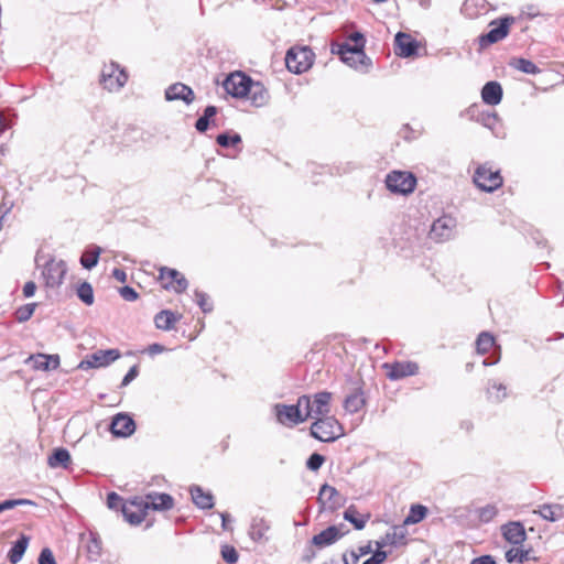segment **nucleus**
Returning a JSON list of instances; mask_svg holds the SVG:
<instances>
[{"mask_svg": "<svg viewBox=\"0 0 564 564\" xmlns=\"http://www.w3.org/2000/svg\"><path fill=\"white\" fill-rule=\"evenodd\" d=\"M314 53L308 47H291L285 55V65L294 74L306 72L313 65Z\"/></svg>", "mask_w": 564, "mask_h": 564, "instance_id": "obj_4", "label": "nucleus"}, {"mask_svg": "<svg viewBox=\"0 0 564 564\" xmlns=\"http://www.w3.org/2000/svg\"><path fill=\"white\" fill-rule=\"evenodd\" d=\"M160 279L162 281V285L164 289H172L176 293L184 292L188 286V282L185 279V276L175 269H170L165 267L161 268Z\"/></svg>", "mask_w": 564, "mask_h": 564, "instance_id": "obj_15", "label": "nucleus"}, {"mask_svg": "<svg viewBox=\"0 0 564 564\" xmlns=\"http://www.w3.org/2000/svg\"><path fill=\"white\" fill-rule=\"evenodd\" d=\"M269 524L263 517H253L250 524L249 535L253 541H260L264 538Z\"/></svg>", "mask_w": 564, "mask_h": 564, "instance_id": "obj_33", "label": "nucleus"}, {"mask_svg": "<svg viewBox=\"0 0 564 564\" xmlns=\"http://www.w3.org/2000/svg\"><path fill=\"white\" fill-rule=\"evenodd\" d=\"M534 513H539L544 520L555 522L564 518V505L546 503L534 510Z\"/></svg>", "mask_w": 564, "mask_h": 564, "instance_id": "obj_28", "label": "nucleus"}, {"mask_svg": "<svg viewBox=\"0 0 564 564\" xmlns=\"http://www.w3.org/2000/svg\"><path fill=\"white\" fill-rule=\"evenodd\" d=\"M164 96L167 101L182 100L186 105H191L195 100L193 89L183 83L170 85L165 89Z\"/></svg>", "mask_w": 564, "mask_h": 564, "instance_id": "obj_17", "label": "nucleus"}, {"mask_svg": "<svg viewBox=\"0 0 564 564\" xmlns=\"http://www.w3.org/2000/svg\"><path fill=\"white\" fill-rule=\"evenodd\" d=\"M344 535V532L336 525H330L327 529L323 530L321 533L316 534L312 539V544L317 547H325L334 544Z\"/></svg>", "mask_w": 564, "mask_h": 564, "instance_id": "obj_23", "label": "nucleus"}, {"mask_svg": "<svg viewBox=\"0 0 564 564\" xmlns=\"http://www.w3.org/2000/svg\"><path fill=\"white\" fill-rule=\"evenodd\" d=\"M387 553L378 547V550L362 564H381L386 561Z\"/></svg>", "mask_w": 564, "mask_h": 564, "instance_id": "obj_53", "label": "nucleus"}, {"mask_svg": "<svg viewBox=\"0 0 564 564\" xmlns=\"http://www.w3.org/2000/svg\"><path fill=\"white\" fill-rule=\"evenodd\" d=\"M128 75L117 63H109L102 67L100 82L109 91H117L124 86Z\"/></svg>", "mask_w": 564, "mask_h": 564, "instance_id": "obj_6", "label": "nucleus"}, {"mask_svg": "<svg viewBox=\"0 0 564 564\" xmlns=\"http://www.w3.org/2000/svg\"><path fill=\"white\" fill-rule=\"evenodd\" d=\"M101 252L100 247H94L93 249L86 250L80 258V264L85 269H93L97 263Z\"/></svg>", "mask_w": 564, "mask_h": 564, "instance_id": "obj_38", "label": "nucleus"}, {"mask_svg": "<svg viewBox=\"0 0 564 564\" xmlns=\"http://www.w3.org/2000/svg\"><path fill=\"white\" fill-rule=\"evenodd\" d=\"M80 541L85 544L88 558L90 561H97L102 551V544L99 535L93 531L82 533Z\"/></svg>", "mask_w": 564, "mask_h": 564, "instance_id": "obj_22", "label": "nucleus"}, {"mask_svg": "<svg viewBox=\"0 0 564 564\" xmlns=\"http://www.w3.org/2000/svg\"><path fill=\"white\" fill-rule=\"evenodd\" d=\"M208 126H209V119H207L206 117L202 116L200 118L197 119L196 123H195V128L197 129V131L199 132H205L207 129H208Z\"/></svg>", "mask_w": 564, "mask_h": 564, "instance_id": "obj_57", "label": "nucleus"}, {"mask_svg": "<svg viewBox=\"0 0 564 564\" xmlns=\"http://www.w3.org/2000/svg\"><path fill=\"white\" fill-rule=\"evenodd\" d=\"M33 502L28 499H8L0 502V513L11 510L18 506L32 505Z\"/></svg>", "mask_w": 564, "mask_h": 564, "instance_id": "obj_48", "label": "nucleus"}, {"mask_svg": "<svg viewBox=\"0 0 564 564\" xmlns=\"http://www.w3.org/2000/svg\"><path fill=\"white\" fill-rule=\"evenodd\" d=\"M67 265L64 260L50 259L43 267L42 276L45 285L51 289H56L62 285Z\"/></svg>", "mask_w": 564, "mask_h": 564, "instance_id": "obj_9", "label": "nucleus"}, {"mask_svg": "<svg viewBox=\"0 0 564 564\" xmlns=\"http://www.w3.org/2000/svg\"><path fill=\"white\" fill-rule=\"evenodd\" d=\"M325 462V458L323 455L318 454V453H314L312 454L307 462H306V467L310 469V470H313V471H316L318 470L322 465L324 464Z\"/></svg>", "mask_w": 564, "mask_h": 564, "instance_id": "obj_49", "label": "nucleus"}, {"mask_svg": "<svg viewBox=\"0 0 564 564\" xmlns=\"http://www.w3.org/2000/svg\"><path fill=\"white\" fill-rule=\"evenodd\" d=\"M475 185L484 191L491 193L502 185V176L499 171H492L488 164L479 165L474 174Z\"/></svg>", "mask_w": 564, "mask_h": 564, "instance_id": "obj_5", "label": "nucleus"}, {"mask_svg": "<svg viewBox=\"0 0 564 564\" xmlns=\"http://www.w3.org/2000/svg\"><path fill=\"white\" fill-rule=\"evenodd\" d=\"M39 564H57L53 552L48 547H44L39 556Z\"/></svg>", "mask_w": 564, "mask_h": 564, "instance_id": "obj_52", "label": "nucleus"}, {"mask_svg": "<svg viewBox=\"0 0 564 564\" xmlns=\"http://www.w3.org/2000/svg\"><path fill=\"white\" fill-rule=\"evenodd\" d=\"M386 185L392 193L406 195L414 191L416 178L410 172L392 171L387 175Z\"/></svg>", "mask_w": 564, "mask_h": 564, "instance_id": "obj_7", "label": "nucleus"}, {"mask_svg": "<svg viewBox=\"0 0 564 564\" xmlns=\"http://www.w3.org/2000/svg\"><path fill=\"white\" fill-rule=\"evenodd\" d=\"M137 376H138V367L133 366L132 368H130V370L123 377V379L121 381V386L122 387L128 386L132 380H134L137 378Z\"/></svg>", "mask_w": 564, "mask_h": 564, "instance_id": "obj_56", "label": "nucleus"}, {"mask_svg": "<svg viewBox=\"0 0 564 564\" xmlns=\"http://www.w3.org/2000/svg\"><path fill=\"white\" fill-rule=\"evenodd\" d=\"M462 426H463L464 429H466L467 431H470V430H471V427H473L471 423H470V422H468V421H467V422H463Z\"/></svg>", "mask_w": 564, "mask_h": 564, "instance_id": "obj_64", "label": "nucleus"}, {"mask_svg": "<svg viewBox=\"0 0 564 564\" xmlns=\"http://www.w3.org/2000/svg\"><path fill=\"white\" fill-rule=\"evenodd\" d=\"M318 502L324 508L337 509L343 506V498L335 487L324 484L318 492Z\"/></svg>", "mask_w": 564, "mask_h": 564, "instance_id": "obj_21", "label": "nucleus"}, {"mask_svg": "<svg viewBox=\"0 0 564 564\" xmlns=\"http://www.w3.org/2000/svg\"><path fill=\"white\" fill-rule=\"evenodd\" d=\"M501 530L503 538L512 544H522L527 539L524 527L520 522H509Z\"/></svg>", "mask_w": 564, "mask_h": 564, "instance_id": "obj_24", "label": "nucleus"}, {"mask_svg": "<svg viewBox=\"0 0 564 564\" xmlns=\"http://www.w3.org/2000/svg\"><path fill=\"white\" fill-rule=\"evenodd\" d=\"M344 519L350 522L357 530H361L366 525V520L358 517V512L354 506L346 509L344 512Z\"/></svg>", "mask_w": 564, "mask_h": 564, "instance_id": "obj_41", "label": "nucleus"}, {"mask_svg": "<svg viewBox=\"0 0 564 564\" xmlns=\"http://www.w3.org/2000/svg\"><path fill=\"white\" fill-rule=\"evenodd\" d=\"M121 503V497L116 492H110L107 496V506L110 509H117Z\"/></svg>", "mask_w": 564, "mask_h": 564, "instance_id": "obj_55", "label": "nucleus"}, {"mask_svg": "<svg viewBox=\"0 0 564 564\" xmlns=\"http://www.w3.org/2000/svg\"><path fill=\"white\" fill-rule=\"evenodd\" d=\"M195 300L197 305L202 308L204 313H209L213 311V304L209 301V296L200 291H195Z\"/></svg>", "mask_w": 564, "mask_h": 564, "instance_id": "obj_47", "label": "nucleus"}, {"mask_svg": "<svg viewBox=\"0 0 564 564\" xmlns=\"http://www.w3.org/2000/svg\"><path fill=\"white\" fill-rule=\"evenodd\" d=\"M77 296L86 304L91 305L94 303V291L93 286L88 282H83L77 288Z\"/></svg>", "mask_w": 564, "mask_h": 564, "instance_id": "obj_43", "label": "nucleus"}, {"mask_svg": "<svg viewBox=\"0 0 564 564\" xmlns=\"http://www.w3.org/2000/svg\"><path fill=\"white\" fill-rule=\"evenodd\" d=\"M35 307H36L35 303L25 304V305L19 307L15 312L17 319L21 323L29 321L32 317Z\"/></svg>", "mask_w": 564, "mask_h": 564, "instance_id": "obj_46", "label": "nucleus"}, {"mask_svg": "<svg viewBox=\"0 0 564 564\" xmlns=\"http://www.w3.org/2000/svg\"><path fill=\"white\" fill-rule=\"evenodd\" d=\"M163 351H164V347L160 344H152L148 348V352L150 355H156V354H161Z\"/></svg>", "mask_w": 564, "mask_h": 564, "instance_id": "obj_61", "label": "nucleus"}, {"mask_svg": "<svg viewBox=\"0 0 564 564\" xmlns=\"http://www.w3.org/2000/svg\"><path fill=\"white\" fill-rule=\"evenodd\" d=\"M512 65L524 74L535 75L540 73V68L533 62L525 58H518Z\"/></svg>", "mask_w": 564, "mask_h": 564, "instance_id": "obj_42", "label": "nucleus"}, {"mask_svg": "<svg viewBox=\"0 0 564 564\" xmlns=\"http://www.w3.org/2000/svg\"><path fill=\"white\" fill-rule=\"evenodd\" d=\"M217 113V108L215 106H207L204 110V117H206L207 119H210L212 117H214L215 115Z\"/></svg>", "mask_w": 564, "mask_h": 564, "instance_id": "obj_62", "label": "nucleus"}, {"mask_svg": "<svg viewBox=\"0 0 564 564\" xmlns=\"http://www.w3.org/2000/svg\"><path fill=\"white\" fill-rule=\"evenodd\" d=\"M455 228L456 219L449 215H444L433 223L430 237L436 242L447 241L454 236Z\"/></svg>", "mask_w": 564, "mask_h": 564, "instance_id": "obj_12", "label": "nucleus"}, {"mask_svg": "<svg viewBox=\"0 0 564 564\" xmlns=\"http://www.w3.org/2000/svg\"><path fill=\"white\" fill-rule=\"evenodd\" d=\"M477 513L481 522L488 523L498 514V509L495 505H487L479 508Z\"/></svg>", "mask_w": 564, "mask_h": 564, "instance_id": "obj_44", "label": "nucleus"}, {"mask_svg": "<svg viewBox=\"0 0 564 564\" xmlns=\"http://www.w3.org/2000/svg\"><path fill=\"white\" fill-rule=\"evenodd\" d=\"M351 40L355 42V46H350L347 43L341 44L339 45L337 54L348 66L357 70H367L371 62L364 52V36L360 33H354Z\"/></svg>", "mask_w": 564, "mask_h": 564, "instance_id": "obj_1", "label": "nucleus"}, {"mask_svg": "<svg viewBox=\"0 0 564 564\" xmlns=\"http://www.w3.org/2000/svg\"><path fill=\"white\" fill-rule=\"evenodd\" d=\"M311 435L316 440L330 443L344 435L340 423L334 416H322L311 426Z\"/></svg>", "mask_w": 564, "mask_h": 564, "instance_id": "obj_2", "label": "nucleus"}, {"mask_svg": "<svg viewBox=\"0 0 564 564\" xmlns=\"http://www.w3.org/2000/svg\"><path fill=\"white\" fill-rule=\"evenodd\" d=\"M216 141L220 147L228 148L240 143L241 137L238 133H234L231 135L228 133H220L217 135Z\"/></svg>", "mask_w": 564, "mask_h": 564, "instance_id": "obj_45", "label": "nucleus"}, {"mask_svg": "<svg viewBox=\"0 0 564 564\" xmlns=\"http://www.w3.org/2000/svg\"><path fill=\"white\" fill-rule=\"evenodd\" d=\"M112 276L121 283H124L127 281V273L118 268L113 269Z\"/></svg>", "mask_w": 564, "mask_h": 564, "instance_id": "obj_60", "label": "nucleus"}, {"mask_svg": "<svg viewBox=\"0 0 564 564\" xmlns=\"http://www.w3.org/2000/svg\"><path fill=\"white\" fill-rule=\"evenodd\" d=\"M365 405V398L360 389H356L344 400V409L349 413L358 412Z\"/></svg>", "mask_w": 564, "mask_h": 564, "instance_id": "obj_34", "label": "nucleus"}, {"mask_svg": "<svg viewBox=\"0 0 564 564\" xmlns=\"http://www.w3.org/2000/svg\"><path fill=\"white\" fill-rule=\"evenodd\" d=\"M193 502L200 509H210L214 506V498L209 492H204L200 487L191 489Z\"/></svg>", "mask_w": 564, "mask_h": 564, "instance_id": "obj_35", "label": "nucleus"}, {"mask_svg": "<svg viewBox=\"0 0 564 564\" xmlns=\"http://www.w3.org/2000/svg\"><path fill=\"white\" fill-rule=\"evenodd\" d=\"M247 96L256 107L264 106L269 99V94L264 86L261 83L253 80L250 84V90Z\"/></svg>", "mask_w": 564, "mask_h": 564, "instance_id": "obj_29", "label": "nucleus"}, {"mask_svg": "<svg viewBox=\"0 0 564 564\" xmlns=\"http://www.w3.org/2000/svg\"><path fill=\"white\" fill-rule=\"evenodd\" d=\"M135 430V423L131 416L126 413H118L113 416L110 431L113 435L120 437H127L133 434Z\"/></svg>", "mask_w": 564, "mask_h": 564, "instance_id": "obj_18", "label": "nucleus"}, {"mask_svg": "<svg viewBox=\"0 0 564 564\" xmlns=\"http://www.w3.org/2000/svg\"><path fill=\"white\" fill-rule=\"evenodd\" d=\"M119 357L120 351L118 349L97 350L87 359L82 360L78 364V369L87 370L90 368L106 367L117 360Z\"/></svg>", "mask_w": 564, "mask_h": 564, "instance_id": "obj_13", "label": "nucleus"}, {"mask_svg": "<svg viewBox=\"0 0 564 564\" xmlns=\"http://www.w3.org/2000/svg\"><path fill=\"white\" fill-rule=\"evenodd\" d=\"M480 121L485 127L495 132V126L498 123V116L496 112L482 113Z\"/></svg>", "mask_w": 564, "mask_h": 564, "instance_id": "obj_51", "label": "nucleus"}, {"mask_svg": "<svg viewBox=\"0 0 564 564\" xmlns=\"http://www.w3.org/2000/svg\"><path fill=\"white\" fill-rule=\"evenodd\" d=\"M25 364L31 365L34 370H55L59 366V357L58 355L36 354L29 356Z\"/></svg>", "mask_w": 564, "mask_h": 564, "instance_id": "obj_19", "label": "nucleus"}, {"mask_svg": "<svg viewBox=\"0 0 564 564\" xmlns=\"http://www.w3.org/2000/svg\"><path fill=\"white\" fill-rule=\"evenodd\" d=\"M495 345V338L491 334L482 332L476 340V349L479 354H487Z\"/></svg>", "mask_w": 564, "mask_h": 564, "instance_id": "obj_40", "label": "nucleus"}, {"mask_svg": "<svg viewBox=\"0 0 564 564\" xmlns=\"http://www.w3.org/2000/svg\"><path fill=\"white\" fill-rule=\"evenodd\" d=\"M486 393L489 401L499 403L508 395L507 386L497 380H489Z\"/></svg>", "mask_w": 564, "mask_h": 564, "instance_id": "obj_31", "label": "nucleus"}, {"mask_svg": "<svg viewBox=\"0 0 564 564\" xmlns=\"http://www.w3.org/2000/svg\"><path fill=\"white\" fill-rule=\"evenodd\" d=\"M505 557L508 563H524L530 560H535V557L531 556L530 551L522 550L520 547H512L508 550Z\"/></svg>", "mask_w": 564, "mask_h": 564, "instance_id": "obj_37", "label": "nucleus"}, {"mask_svg": "<svg viewBox=\"0 0 564 564\" xmlns=\"http://www.w3.org/2000/svg\"><path fill=\"white\" fill-rule=\"evenodd\" d=\"M332 397L333 394L328 391L317 392L313 395V399L308 395H301L299 405H304L307 419L326 416L330 412Z\"/></svg>", "mask_w": 564, "mask_h": 564, "instance_id": "obj_3", "label": "nucleus"}, {"mask_svg": "<svg viewBox=\"0 0 564 564\" xmlns=\"http://www.w3.org/2000/svg\"><path fill=\"white\" fill-rule=\"evenodd\" d=\"M470 564H496V561L491 555H481L474 558Z\"/></svg>", "mask_w": 564, "mask_h": 564, "instance_id": "obj_59", "label": "nucleus"}, {"mask_svg": "<svg viewBox=\"0 0 564 564\" xmlns=\"http://www.w3.org/2000/svg\"><path fill=\"white\" fill-rule=\"evenodd\" d=\"M29 542V536L21 534L8 553L9 561L13 563L20 562L28 549Z\"/></svg>", "mask_w": 564, "mask_h": 564, "instance_id": "obj_32", "label": "nucleus"}, {"mask_svg": "<svg viewBox=\"0 0 564 564\" xmlns=\"http://www.w3.org/2000/svg\"><path fill=\"white\" fill-rule=\"evenodd\" d=\"M120 295L122 296V299H124L126 301H135L138 299V293L135 292V290L131 286H123L120 289L119 291Z\"/></svg>", "mask_w": 564, "mask_h": 564, "instance_id": "obj_54", "label": "nucleus"}, {"mask_svg": "<svg viewBox=\"0 0 564 564\" xmlns=\"http://www.w3.org/2000/svg\"><path fill=\"white\" fill-rule=\"evenodd\" d=\"M220 516H221V520H223V523H221L223 529L228 530L229 528L227 525V521L229 519V516L227 513H221Z\"/></svg>", "mask_w": 564, "mask_h": 564, "instance_id": "obj_63", "label": "nucleus"}, {"mask_svg": "<svg viewBox=\"0 0 564 564\" xmlns=\"http://www.w3.org/2000/svg\"><path fill=\"white\" fill-rule=\"evenodd\" d=\"M144 502H149L150 509L156 511L170 510L174 506V500L169 494H149Z\"/></svg>", "mask_w": 564, "mask_h": 564, "instance_id": "obj_27", "label": "nucleus"}, {"mask_svg": "<svg viewBox=\"0 0 564 564\" xmlns=\"http://www.w3.org/2000/svg\"><path fill=\"white\" fill-rule=\"evenodd\" d=\"M301 408H304V405H299V401L296 402V404L292 405L282 403L275 404L274 413L278 422L282 425L291 427L305 422L307 420V416L306 413H302Z\"/></svg>", "mask_w": 564, "mask_h": 564, "instance_id": "obj_8", "label": "nucleus"}, {"mask_svg": "<svg viewBox=\"0 0 564 564\" xmlns=\"http://www.w3.org/2000/svg\"><path fill=\"white\" fill-rule=\"evenodd\" d=\"M395 54L400 57H411L417 52V42L411 35L399 32L394 39Z\"/></svg>", "mask_w": 564, "mask_h": 564, "instance_id": "obj_20", "label": "nucleus"}, {"mask_svg": "<svg viewBox=\"0 0 564 564\" xmlns=\"http://www.w3.org/2000/svg\"><path fill=\"white\" fill-rule=\"evenodd\" d=\"M388 370L387 376L391 380H399L419 372V365L414 361H397L393 364H384Z\"/></svg>", "mask_w": 564, "mask_h": 564, "instance_id": "obj_16", "label": "nucleus"}, {"mask_svg": "<svg viewBox=\"0 0 564 564\" xmlns=\"http://www.w3.org/2000/svg\"><path fill=\"white\" fill-rule=\"evenodd\" d=\"M70 454L66 448H55L48 456L47 464L51 468H67L70 464Z\"/></svg>", "mask_w": 564, "mask_h": 564, "instance_id": "obj_30", "label": "nucleus"}, {"mask_svg": "<svg viewBox=\"0 0 564 564\" xmlns=\"http://www.w3.org/2000/svg\"><path fill=\"white\" fill-rule=\"evenodd\" d=\"M35 291H36V285H35V283H34L33 281H29V282H26V283L24 284V286H23V295H24L25 297H31V296H33V295H34V293H35Z\"/></svg>", "mask_w": 564, "mask_h": 564, "instance_id": "obj_58", "label": "nucleus"}, {"mask_svg": "<svg viewBox=\"0 0 564 564\" xmlns=\"http://www.w3.org/2000/svg\"><path fill=\"white\" fill-rule=\"evenodd\" d=\"M252 79L247 76L246 74L241 72H235L231 73L225 80H224V88L225 90L236 98H242L248 95V91L250 90V84Z\"/></svg>", "mask_w": 564, "mask_h": 564, "instance_id": "obj_11", "label": "nucleus"}, {"mask_svg": "<svg viewBox=\"0 0 564 564\" xmlns=\"http://www.w3.org/2000/svg\"><path fill=\"white\" fill-rule=\"evenodd\" d=\"M148 509L149 502H144L142 498H134L122 506V514L130 524L138 525L145 519Z\"/></svg>", "mask_w": 564, "mask_h": 564, "instance_id": "obj_14", "label": "nucleus"}, {"mask_svg": "<svg viewBox=\"0 0 564 564\" xmlns=\"http://www.w3.org/2000/svg\"><path fill=\"white\" fill-rule=\"evenodd\" d=\"M427 513V508L422 505H413L404 520V524H415L421 522Z\"/></svg>", "mask_w": 564, "mask_h": 564, "instance_id": "obj_39", "label": "nucleus"}, {"mask_svg": "<svg viewBox=\"0 0 564 564\" xmlns=\"http://www.w3.org/2000/svg\"><path fill=\"white\" fill-rule=\"evenodd\" d=\"M502 87L498 82H488L481 89V99L486 105L496 106L501 102Z\"/></svg>", "mask_w": 564, "mask_h": 564, "instance_id": "obj_25", "label": "nucleus"}, {"mask_svg": "<svg viewBox=\"0 0 564 564\" xmlns=\"http://www.w3.org/2000/svg\"><path fill=\"white\" fill-rule=\"evenodd\" d=\"M406 530L404 527L391 528L379 541H377V547L383 549L388 545H400L405 539Z\"/></svg>", "mask_w": 564, "mask_h": 564, "instance_id": "obj_26", "label": "nucleus"}, {"mask_svg": "<svg viewBox=\"0 0 564 564\" xmlns=\"http://www.w3.org/2000/svg\"><path fill=\"white\" fill-rule=\"evenodd\" d=\"M221 556L229 564H235L238 561L237 551L235 550V547L229 545H225L221 549Z\"/></svg>", "mask_w": 564, "mask_h": 564, "instance_id": "obj_50", "label": "nucleus"}, {"mask_svg": "<svg viewBox=\"0 0 564 564\" xmlns=\"http://www.w3.org/2000/svg\"><path fill=\"white\" fill-rule=\"evenodd\" d=\"M178 321V316H176L171 311H161L154 317L155 326L159 329L170 330L174 327V324Z\"/></svg>", "mask_w": 564, "mask_h": 564, "instance_id": "obj_36", "label": "nucleus"}, {"mask_svg": "<svg viewBox=\"0 0 564 564\" xmlns=\"http://www.w3.org/2000/svg\"><path fill=\"white\" fill-rule=\"evenodd\" d=\"M514 22L512 17L501 18L499 21H492L490 25L491 30L479 36V45L485 48L491 44H495L503 40L509 34L510 25Z\"/></svg>", "mask_w": 564, "mask_h": 564, "instance_id": "obj_10", "label": "nucleus"}]
</instances>
